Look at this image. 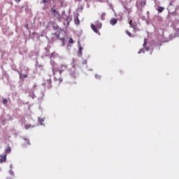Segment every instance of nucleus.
Returning <instances> with one entry per match:
<instances>
[{
	"instance_id": "473e14b6",
	"label": "nucleus",
	"mask_w": 179,
	"mask_h": 179,
	"mask_svg": "<svg viewBox=\"0 0 179 179\" xmlns=\"http://www.w3.org/2000/svg\"><path fill=\"white\" fill-rule=\"evenodd\" d=\"M27 73H29V69H27Z\"/></svg>"
},
{
	"instance_id": "f03ea898",
	"label": "nucleus",
	"mask_w": 179,
	"mask_h": 179,
	"mask_svg": "<svg viewBox=\"0 0 179 179\" xmlns=\"http://www.w3.org/2000/svg\"><path fill=\"white\" fill-rule=\"evenodd\" d=\"M50 12L56 19L61 20V15H59V12L58 10H55L54 8H51Z\"/></svg>"
},
{
	"instance_id": "f3484780",
	"label": "nucleus",
	"mask_w": 179,
	"mask_h": 179,
	"mask_svg": "<svg viewBox=\"0 0 179 179\" xmlns=\"http://www.w3.org/2000/svg\"><path fill=\"white\" fill-rule=\"evenodd\" d=\"M34 126H31V124H25L24 128L27 129H29V128H33Z\"/></svg>"
},
{
	"instance_id": "7c9ffc66",
	"label": "nucleus",
	"mask_w": 179,
	"mask_h": 179,
	"mask_svg": "<svg viewBox=\"0 0 179 179\" xmlns=\"http://www.w3.org/2000/svg\"><path fill=\"white\" fill-rule=\"evenodd\" d=\"M62 45L64 46L65 45V41L62 42Z\"/></svg>"
},
{
	"instance_id": "a211bd4d",
	"label": "nucleus",
	"mask_w": 179,
	"mask_h": 179,
	"mask_svg": "<svg viewBox=\"0 0 179 179\" xmlns=\"http://www.w3.org/2000/svg\"><path fill=\"white\" fill-rule=\"evenodd\" d=\"M24 141H25V143H27V145H31L30 140H29L28 138H24Z\"/></svg>"
},
{
	"instance_id": "72a5a7b5",
	"label": "nucleus",
	"mask_w": 179,
	"mask_h": 179,
	"mask_svg": "<svg viewBox=\"0 0 179 179\" xmlns=\"http://www.w3.org/2000/svg\"><path fill=\"white\" fill-rule=\"evenodd\" d=\"M169 5H171V6H172V5H173V3H169Z\"/></svg>"
},
{
	"instance_id": "cd10ccee",
	"label": "nucleus",
	"mask_w": 179,
	"mask_h": 179,
	"mask_svg": "<svg viewBox=\"0 0 179 179\" xmlns=\"http://www.w3.org/2000/svg\"><path fill=\"white\" fill-rule=\"evenodd\" d=\"M60 40H62V41H65V37L60 38Z\"/></svg>"
},
{
	"instance_id": "c9c22d12",
	"label": "nucleus",
	"mask_w": 179,
	"mask_h": 179,
	"mask_svg": "<svg viewBox=\"0 0 179 179\" xmlns=\"http://www.w3.org/2000/svg\"><path fill=\"white\" fill-rule=\"evenodd\" d=\"M78 1H81V0H78Z\"/></svg>"
},
{
	"instance_id": "4468645a",
	"label": "nucleus",
	"mask_w": 179,
	"mask_h": 179,
	"mask_svg": "<svg viewBox=\"0 0 179 179\" xmlns=\"http://www.w3.org/2000/svg\"><path fill=\"white\" fill-rule=\"evenodd\" d=\"M27 76H28L27 74L20 73V78H21V79H25L26 78H27Z\"/></svg>"
},
{
	"instance_id": "f257e3e1",
	"label": "nucleus",
	"mask_w": 179,
	"mask_h": 179,
	"mask_svg": "<svg viewBox=\"0 0 179 179\" xmlns=\"http://www.w3.org/2000/svg\"><path fill=\"white\" fill-rule=\"evenodd\" d=\"M96 22H97L96 25H94V24H91V28L93 30V31H94V33H96V34H100V31H99V30L101 29L102 24L99 21H96Z\"/></svg>"
},
{
	"instance_id": "2f4dec72",
	"label": "nucleus",
	"mask_w": 179,
	"mask_h": 179,
	"mask_svg": "<svg viewBox=\"0 0 179 179\" xmlns=\"http://www.w3.org/2000/svg\"><path fill=\"white\" fill-rule=\"evenodd\" d=\"M53 74L55 75V69H53Z\"/></svg>"
},
{
	"instance_id": "c85d7f7f",
	"label": "nucleus",
	"mask_w": 179,
	"mask_h": 179,
	"mask_svg": "<svg viewBox=\"0 0 179 179\" xmlns=\"http://www.w3.org/2000/svg\"><path fill=\"white\" fill-rule=\"evenodd\" d=\"M83 64H87V60H84Z\"/></svg>"
},
{
	"instance_id": "2eb2a0df",
	"label": "nucleus",
	"mask_w": 179,
	"mask_h": 179,
	"mask_svg": "<svg viewBox=\"0 0 179 179\" xmlns=\"http://www.w3.org/2000/svg\"><path fill=\"white\" fill-rule=\"evenodd\" d=\"M157 10H158V12H159V13H162V12H163V10H164V7H159Z\"/></svg>"
},
{
	"instance_id": "9d476101",
	"label": "nucleus",
	"mask_w": 179,
	"mask_h": 179,
	"mask_svg": "<svg viewBox=\"0 0 179 179\" xmlns=\"http://www.w3.org/2000/svg\"><path fill=\"white\" fill-rule=\"evenodd\" d=\"M52 83V81L51 80L50 78L47 80V85H48V89H51V87H52V85H51Z\"/></svg>"
},
{
	"instance_id": "7ed1b4c3",
	"label": "nucleus",
	"mask_w": 179,
	"mask_h": 179,
	"mask_svg": "<svg viewBox=\"0 0 179 179\" xmlns=\"http://www.w3.org/2000/svg\"><path fill=\"white\" fill-rule=\"evenodd\" d=\"M119 18H112L110 20V23L112 26H115V24H117V22H118V20H120V22H121V20H122V14H120L119 15Z\"/></svg>"
},
{
	"instance_id": "f8f14e48",
	"label": "nucleus",
	"mask_w": 179,
	"mask_h": 179,
	"mask_svg": "<svg viewBox=\"0 0 179 179\" xmlns=\"http://www.w3.org/2000/svg\"><path fill=\"white\" fill-rule=\"evenodd\" d=\"M125 33L126 34H127V36H129V37H132V38L135 37V36L132 34L131 32H129V31L128 30H126Z\"/></svg>"
},
{
	"instance_id": "393cba45",
	"label": "nucleus",
	"mask_w": 179,
	"mask_h": 179,
	"mask_svg": "<svg viewBox=\"0 0 179 179\" xmlns=\"http://www.w3.org/2000/svg\"><path fill=\"white\" fill-rule=\"evenodd\" d=\"M43 3H48V0H43Z\"/></svg>"
},
{
	"instance_id": "6e6552de",
	"label": "nucleus",
	"mask_w": 179,
	"mask_h": 179,
	"mask_svg": "<svg viewBox=\"0 0 179 179\" xmlns=\"http://www.w3.org/2000/svg\"><path fill=\"white\" fill-rule=\"evenodd\" d=\"M6 154L4 155H1V159H0V163L2 164V163H5L6 162Z\"/></svg>"
},
{
	"instance_id": "20e7f679",
	"label": "nucleus",
	"mask_w": 179,
	"mask_h": 179,
	"mask_svg": "<svg viewBox=\"0 0 179 179\" xmlns=\"http://www.w3.org/2000/svg\"><path fill=\"white\" fill-rule=\"evenodd\" d=\"M74 23L77 26L80 24V21L79 20V13H76L74 17Z\"/></svg>"
},
{
	"instance_id": "b1692460",
	"label": "nucleus",
	"mask_w": 179,
	"mask_h": 179,
	"mask_svg": "<svg viewBox=\"0 0 179 179\" xmlns=\"http://www.w3.org/2000/svg\"><path fill=\"white\" fill-rule=\"evenodd\" d=\"M24 27L27 29V30H29V24H26Z\"/></svg>"
},
{
	"instance_id": "423d86ee",
	"label": "nucleus",
	"mask_w": 179,
	"mask_h": 179,
	"mask_svg": "<svg viewBox=\"0 0 179 179\" xmlns=\"http://www.w3.org/2000/svg\"><path fill=\"white\" fill-rule=\"evenodd\" d=\"M129 24L130 25V27L134 29V30H136V22L132 23V20H130L129 22Z\"/></svg>"
},
{
	"instance_id": "4be33fe9",
	"label": "nucleus",
	"mask_w": 179,
	"mask_h": 179,
	"mask_svg": "<svg viewBox=\"0 0 179 179\" xmlns=\"http://www.w3.org/2000/svg\"><path fill=\"white\" fill-rule=\"evenodd\" d=\"M141 52H145V50L140 49V50L138 51V54H141Z\"/></svg>"
},
{
	"instance_id": "bb28decb",
	"label": "nucleus",
	"mask_w": 179,
	"mask_h": 179,
	"mask_svg": "<svg viewBox=\"0 0 179 179\" xmlns=\"http://www.w3.org/2000/svg\"><path fill=\"white\" fill-rule=\"evenodd\" d=\"M59 83H61V82H62V77H59Z\"/></svg>"
},
{
	"instance_id": "1a4fd4ad",
	"label": "nucleus",
	"mask_w": 179,
	"mask_h": 179,
	"mask_svg": "<svg viewBox=\"0 0 179 179\" xmlns=\"http://www.w3.org/2000/svg\"><path fill=\"white\" fill-rule=\"evenodd\" d=\"M66 22L67 26H69V23L72 22V17L69 16H66Z\"/></svg>"
},
{
	"instance_id": "c756f323",
	"label": "nucleus",
	"mask_w": 179,
	"mask_h": 179,
	"mask_svg": "<svg viewBox=\"0 0 179 179\" xmlns=\"http://www.w3.org/2000/svg\"><path fill=\"white\" fill-rule=\"evenodd\" d=\"M15 2H17V3H19V2H20V0H15Z\"/></svg>"
},
{
	"instance_id": "39448f33",
	"label": "nucleus",
	"mask_w": 179,
	"mask_h": 179,
	"mask_svg": "<svg viewBox=\"0 0 179 179\" xmlns=\"http://www.w3.org/2000/svg\"><path fill=\"white\" fill-rule=\"evenodd\" d=\"M66 66L64 65H61L60 66L57 67V71H59V75H62V73L65 70Z\"/></svg>"
},
{
	"instance_id": "a878e982",
	"label": "nucleus",
	"mask_w": 179,
	"mask_h": 179,
	"mask_svg": "<svg viewBox=\"0 0 179 179\" xmlns=\"http://www.w3.org/2000/svg\"><path fill=\"white\" fill-rule=\"evenodd\" d=\"M33 87H34V89H36L37 87V84H36V83L34 84Z\"/></svg>"
},
{
	"instance_id": "9b49d317",
	"label": "nucleus",
	"mask_w": 179,
	"mask_h": 179,
	"mask_svg": "<svg viewBox=\"0 0 179 179\" xmlns=\"http://www.w3.org/2000/svg\"><path fill=\"white\" fill-rule=\"evenodd\" d=\"M145 6H146V0H141L140 1V6H141V8H145Z\"/></svg>"
},
{
	"instance_id": "f704fd0d",
	"label": "nucleus",
	"mask_w": 179,
	"mask_h": 179,
	"mask_svg": "<svg viewBox=\"0 0 179 179\" xmlns=\"http://www.w3.org/2000/svg\"><path fill=\"white\" fill-rule=\"evenodd\" d=\"M95 78H97V76H95Z\"/></svg>"
},
{
	"instance_id": "412c9836",
	"label": "nucleus",
	"mask_w": 179,
	"mask_h": 179,
	"mask_svg": "<svg viewBox=\"0 0 179 179\" xmlns=\"http://www.w3.org/2000/svg\"><path fill=\"white\" fill-rule=\"evenodd\" d=\"M3 103H4V105L8 104V99H3Z\"/></svg>"
},
{
	"instance_id": "dca6fc26",
	"label": "nucleus",
	"mask_w": 179,
	"mask_h": 179,
	"mask_svg": "<svg viewBox=\"0 0 179 179\" xmlns=\"http://www.w3.org/2000/svg\"><path fill=\"white\" fill-rule=\"evenodd\" d=\"M101 20H106V13H102L101 15Z\"/></svg>"
},
{
	"instance_id": "0eeeda50",
	"label": "nucleus",
	"mask_w": 179,
	"mask_h": 179,
	"mask_svg": "<svg viewBox=\"0 0 179 179\" xmlns=\"http://www.w3.org/2000/svg\"><path fill=\"white\" fill-rule=\"evenodd\" d=\"M146 44H148V39H144L143 46L144 47V48H145V51H149V50H150V47H146Z\"/></svg>"
},
{
	"instance_id": "ddd939ff",
	"label": "nucleus",
	"mask_w": 179,
	"mask_h": 179,
	"mask_svg": "<svg viewBox=\"0 0 179 179\" xmlns=\"http://www.w3.org/2000/svg\"><path fill=\"white\" fill-rule=\"evenodd\" d=\"M83 50V48H82V46H80L79 48V50H78V57H82V50Z\"/></svg>"
},
{
	"instance_id": "aec40b11",
	"label": "nucleus",
	"mask_w": 179,
	"mask_h": 179,
	"mask_svg": "<svg viewBox=\"0 0 179 179\" xmlns=\"http://www.w3.org/2000/svg\"><path fill=\"white\" fill-rule=\"evenodd\" d=\"M69 43H70V44H73V39L72 38H70L69 39Z\"/></svg>"
},
{
	"instance_id": "6ab92c4d",
	"label": "nucleus",
	"mask_w": 179,
	"mask_h": 179,
	"mask_svg": "<svg viewBox=\"0 0 179 179\" xmlns=\"http://www.w3.org/2000/svg\"><path fill=\"white\" fill-rule=\"evenodd\" d=\"M10 147H8L6 149V150H5V152H6V153H10Z\"/></svg>"
},
{
	"instance_id": "5701e85b",
	"label": "nucleus",
	"mask_w": 179,
	"mask_h": 179,
	"mask_svg": "<svg viewBox=\"0 0 179 179\" xmlns=\"http://www.w3.org/2000/svg\"><path fill=\"white\" fill-rule=\"evenodd\" d=\"M55 36H56V37H59V32H55Z\"/></svg>"
}]
</instances>
